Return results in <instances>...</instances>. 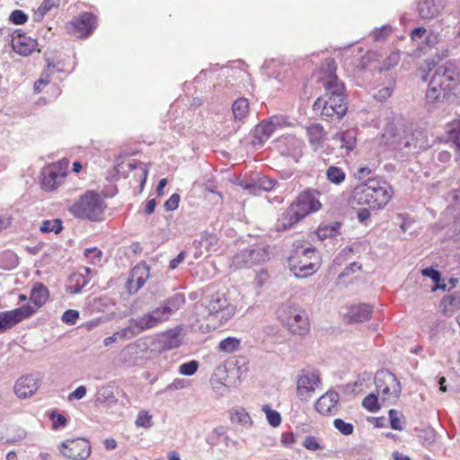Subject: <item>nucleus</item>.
Segmentation results:
<instances>
[{
    "instance_id": "1",
    "label": "nucleus",
    "mask_w": 460,
    "mask_h": 460,
    "mask_svg": "<svg viewBox=\"0 0 460 460\" xmlns=\"http://www.w3.org/2000/svg\"><path fill=\"white\" fill-rule=\"evenodd\" d=\"M451 96H460V75L452 63L439 66L429 82L426 93L429 104L442 103Z\"/></svg>"
},
{
    "instance_id": "2",
    "label": "nucleus",
    "mask_w": 460,
    "mask_h": 460,
    "mask_svg": "<svg viewBox=\"0 0 460 460\" xmlns=\"http://www.w3.org/2000/svg\"><path fill=\"white\" fill-rule=\"evenodd\" d=\"M392 194L393 190L387 182L377 179H368L355 187L352 198L358 205H366L370 208L378 209L388 203Z\"/></svg>"
},
{
    "instance_id": "3",
    "label": "nucleus",
    "mask_w": 460,
    "mask_h": 460,
    "mask_svg": "<svg viewBox=\"0 0 460 460\" xmlns=\"http://www.w3.org/2000/svg\"><path fill=\"white\" fill-rule=\"evenodd\" d=\"M105 202L101 195L93 190H88L75 201L68 211L75 217L98 222L103 219Z\"/></svg>"
},
{
    "instance_id": "4",
    "label": "nucleus",
    "mask_w": 460,
    "mask_h": 460,
    "mask_svg": "<svg viewBox=\"0 0 460 460\" xmlns=\"http://www.w3.org/2000/svg\"><path fill=\"white\" fill-rule=\"evenodd\" d=\"M201 307L204 318L214 317L220 323L228 321L235 314V306L228 301L226 294L220 292L204 298Z\"/></svg>"
},
{
    "instance_id": "5",
    "label": "nucleus",
    "mask_w": 460,
    "mask_h": 460,
    "mask_svg": "<svg viewBox=\"0 0 460 460\" xmlns=\"http://www.w3.org/2000/svg\"><path fill=\"white\" fill-rule=\"evenodd\" d=\"M376 388L383 403L394 404L402 392L401 383L396 376L387 370L376 373L375 377Z\"/></svg>"
},
{
    "instance_id": "6",
    "label": "nucleus",
    "mask_w": 460,
    "mask_h": 460,
    "mask_svg": "<svg viewBox=\"0 0 460 460\" xmlns=\"http://www.w3.org/2000/svg\"><path fill=\"white\" fill-rule=\"evenodd\" d=\"M315 111H321L322 117L326 119L340 120L348 110L346 96H323L314 103Z\"/></svg>"
},
{
    "instance_id": "7",
    "label": "nucleus",
    "mask_w": 460,
    "mask_h": 460,
    "mask_svg": "<svg viewBox=\"0 0 460 460\" xmlns=\"http://www.w3.org/2000/svg\"><path fill=\"white\" fill-rule=\"evenodd\" d=\"M319 267V257L314 247H307L301 251V255L296 260H290V270L298 279L307 278L313 275Z\"/></svg>"
},
{
    "instance_id": "8",
    "label": "nucleus",
    "mask_w": 460,
    "mask_h": 460,
    "mask_svg": "<svg viewBox=\"0 0 460 460\" xmlns=\"http://www.w3.org/2000/svg\"><path fill=\"white\" fill-rule=\"evenodd\" d=\"M322 384L320 372L314 368L299 371L296 378V394L301 401H307Z\"/></svg>"
},
{
    "instance_id": "9",
    "label": "nucleus",
    "mask_w": 460,
    "mask_h": 460,
    "mask_svg": "<svg viewBox=\"0 0 460 460\" xmlns=\"http://www.w3.org/2000/svg\"><path fill=\"white\" fill-rule=\"evenodd\" d=\"M269 247L257 245L242 250L233 258V264L235 268H250L269 260Z\"/></svg>"
},
{
    "instance_id": "10",
    "label": "nucleus",
    "mask_w": 460,
    "mask_h": 460,
    "mask_svg": "<svg viewBox=\"0 0 460 460\" xmlns=\"http://www.w3.org/2000/svg\"><path fill=\"white\" fill-rule=\"evenodd\" d=\"M58 449L64 457L70 460H85L91 455L90 442L83 438L62 441Z\"/></svg>"
},
{
    "instance_id": "11",
    "label": "nucleus",
    "mask_w": 460,
    "mask_h": 460,
    "mask_svg": "<svg viewBox=\"0 0 460 460\" xmlns=\"http://www.w3.org/2000/svg\"><path fill=\"white\" fill-rule=\"evenodd\" d=\"M67 161L49 165L42 171L41 185L46 190L58 188L66 176Z\"/></svg>"
},
{
    "instance_id": "12",
    "label": "nucleus",
    "mask_w": 460,
    "mask_h": 460,
    "mask_svg": "<svg viewBox=\"0 0 460 460\" xmlns=\"http://www.w3.org/2000/svg\"><path fill=\"white\" fill-rule=\"evenodd\" d=\"M35 312L34 307L25 305L13 310L0 313V332L13 327L22 320L31 316Z\"/></svg>"
},
{
    "instance_id": "13",
    "label": "nucleus",
    "mask_w": 460,
    "mask_h": 460,
    "mask_svg": "<svg viewBox=\"0 0 460 460\" xmlns=\"http://www.w3.org/2000/svg\"><path fill=\"white\" fill-rule=\"evenodd\" d=\"M318 195L319 192L316 190H306L298 195L292 205L305 217L308 214L318 211L321 208L322 204L318 200Z\"/></svg>"
},
{
    "instance_id": "14",
    "label": "nucleus",
    "mask_w": 460,
    "mask_h": 460,
    "mask_svg": "<svg viewBox=\"0 0 460 460\" xmlns=\"http://www.w3.org/2000/svg\"><path fill=\"white\" fill-rule=\"evenodd\" d=\"M335 70L333 63H329L325 68V75L322 77L324 96H346L344 84L338 79Z\"/></svg>"
},
{
    "instance_id": "15",
    "label": "nucleus",
    "mask_w": 460,
    "mask_h": 460,
    "mask_svg": "<svg viewBox=\"0 0 460 460\" xmlns=\"http://www.w3.org/2000/svg\"><path fill=\"white\" fill-rule=\"evenodd\" d=\"M149 270V267L145 261L139 262L131 270L126 284L128 293H137L145 285L150 276Z\"/></svg>"
},
{
    "instance_id": "16",
    "label": "nucleus",
    "mask_w": 460,
    "mask_h": 460,
    "mask_svg": "<svg viewBox=\"0 0 460 460\" xmlns=\"http://www.w3.org/2000/svg\"><path fill=\"white\" fill-rule=\"evenodd\" d=\"M340 394L330 390L315 402V410L322 415H334L339 411Z\"/></svg>"
},
{
    "instance_id": "17",
    "label": "nucleus",
    "mask_w": 460,
    "mask_h": 460,
    "mask_svg": "<svg viewBox=\"0 0 460 460\" xmlns=\"http://www.w3.org/2000/svg\"><path fill=\"white\" fill-rule=\"evenodd\" d=\"M169 319V314L161 305L153 311L148 312L140 317H137V322L136 323L138 325V327H140V329L146 331L156 327L158 324L164 323Z\"/></svg>"
},
{
    "instance_id": "18",
    "label": "nucleus",
    "mask_w": 460,
    "mask_h": 460,
    "mask_svg": "<svg viewBox=\"0 0 460 460\" xmlns=\"http://www.w3.org/2000/svg\"><path fill=\"white\" fill-rule=\"evenodd\" d=\"M37 40L28 37L25 33L17 30L13 33L12 36V47L13 49L22 55V56H29L31 54L37 47Z\"/></svg>"
},
{
    "instance_id": "19",
    "label": "nucleus",
    "mask_w": 460,
    "mask_h": 460,
    "mask_svg": "<svg viewBox=\"0 0 460 460\" xmlns=\"http://www.w3.org/2000/svg\"><path fill=\"white\" fill-rule=\"evenodd\" d=\"M39 388V381L32 375L21 376L13 386L14 394L21 399L32 396Z\"/></svg>"
},
{
    "instance_id": "20",
    "label": "nucleus",
    "mask_w": 460,
    "mask_h": 460,
    "mask_svg": "<svg viewBox=\"0 0 460 460\" xmlns=\"http://www.w3.org/2000/svg\"><path fill=\"white\" fill-rule=\"evenodd\" d=\"M93 270L84 267L81 271L75 272L69 277V285L66 287L67 292L70 294H78L86 287L91 279Z\"/></svg>"
},
{
    "instance_id": "21",
    "label": "nucleus",
    "mask_w": 460,
    "mask_h": 460,
    "mask_svg": "<svg viewBox=\"0 0 460 460\" xmlns=\"http://www.w3.org/2000/svg\"><path fill=\"white\" fill-rule=\"evenodd\" d=\"M445 7L443 0H423L419 4L418 11L423 20L438 17Z\"/></svg>"
},
{
    "instance_id": "22",
    "label": "nucleus",
    "mask_w": 460,
    "mask_h": 460,
    "mask_svg": "<svg viewBox=\"0 0 460 460\" xmlns=\"http://www.w3.org/2000/svg\"><path fill=\"white\" fill-rule=\"evenodd\" d=\"M286 326L292 334L305 335L309 332V322L305 310L301 309L300 313H296Z\"/></svg>"
},
{
    "instance_id": "23",
    "label": "nucleus",
    "mask_w": 460,
    "mask_h": 460,
    "mask_svg": "<svg viewBox=\"0 0 460 460\" xmlns=\"http://www.w3.org/2000/svg\"><path fill=\"white\" fill-rule=\"evenodd\" d=\"M304 217L299 211L292 204L283 212L277 223V230L284 231L291 228L295 224L302 220Z\"/></svg>"
},
{
    "instance_id": "24",
    "label": "nucleus",
    "mask_w": 460,
    "mask_h": 460,
    "mask_svg": "<svg viewBox=\"0 0 460 460\" xmlns=\"http://www.w3.org/2000/svg\"><path fill=\"white\" fill-rule=\"evenodd\" d=\"M182 330L181 326H176L162 333L160 342L163 345V349L170 350L180 347L182 341Z\"/></svg>"
},
{
    "instance_id": "25",
    "label": "nucleus",
    "mask_w": 460,
    "mask_h": 460,
    "mask_svg": "<svg viewBox=\"0 0 460 460\" xmlns=\"http://www.w3.org/2000/svg\"><path fill=\"white\" fill-rule=\"evenodd\" d=\"M95 16L90 13H84L75 19L71 24L76 30L78 37L88 36L95 26Z\"/></svg>"
},
{
    "instance_id": "26",
    "label": "nucleus",
    "mask_w": 460,
    "mask_h": 460,
    "mask_svg": "<svg viewBox=\"0 0 460 460\" xmlns=\"http://www.w3.org/2000/svg\"><path fill=\"white\" fill-rule=\"evenodd\" d=\"M306 132L309 138V143L314 150H317L323 146L326 139V132L321 124H311L307 128Z\"/></svg>"
},
{
    "instance_id": "27",
    "label": "nucleus",
    "mask_w": 460,
    "mask_h": 460,
    "mask_svg": "<svg viewBox=\"0 0 460 460\" xmlns=\"http://www.w3.org/2000/svg\"><path fill=\"white\" fill-rule=\"evenodd\" d=\"M373 313V308L367 304H358L351 305L349 311V317L351 322L361 323L367 321Z\"/></svg>"
},
{
    "instance_id": "28",
    "label": "nucleus",
    "mask_w": 460,
    "mask_h": 460,
    "mask_svg": "<svg viewBox=\"0 0 460 460\" xmlns=\"http://www.w3.org/2000/svg\"><path fill=\"white\" fill-rule=\"evenodd\" d=\"M444 314L451 316L460 307V293L455 292L443 297L440 303Z\"/></svg>"
},
{
    "instance_id": "29",
    "label": "nucleus",
    "mask_w": 460,
    "mask_h": 460,
    "mask_svg": "<svg viewBox=\"0 0 460 460\" xmlns=\"http://www.w3.org/2000/svg\"><path fill=\"white\" fill-rule=\"evenodd\" d=\"M275 128L276 126L272 121L262 122L257 125L253 131V136L257 142L254 141L253 143L262 144L273 134Z\"/></svg>"
},
{
    "instance_id": "30",
    "label": "nucleus",
    "mask_w": 460,
    "mask_h": 460,
    "mask_svg": "<svg viewBox=\"0 0 460 460\" xmlns=\"http://www.w3.org/2000/svg\"><path fill=\"white\" fill-rule=\"evenodd\" d=\"M185 301L184 294L176 293L171 297L167 298L162 306L171 317L175 312L183 306Z\"/></svg>"
},
{
    "instance_id": "31",
    "label": "nucleus",
    "mask_w": 460,
    "mask_h": 460,
    "mask_svg": "<svg viewBox=\"0 0 460 460\" xmlns=\"http://www.w3.org/2000/svg\"><path fill=\"white\" fill-rule=\"evenodd\" d=\"M333 140L341 143V147L346 150V153L352 151L356 145V135L353 130L337 133Z\"/></svg>"
},
{
    "instance_id": "32",
    "label": "nucleus",
    "mask_w": 460,
    "mask_h": 460,
    "mask_svg": "<svg viewBox=\"0 0 460 460\" xmlns=\"http://www.w3.org/2000/svg\"><path fill=\"white\" fill-rule=\"evenodd\" d=\"M48 296L49 291L47 288L42 284L38 283L31 291L30 300L37 306V308H40L45 304Z\"/></svg>"
},
{
    "instance_id": "33",
    "label": "nucleus",
    "mask_w": 460,
    "mask_h": 460,
    "mask_svg": "<svg viewBox=\"0 0 460 460\" xmlns=\"http://www.w3.org/2000/svg\"><path fill=\"white\" fill-rule=\"evenodd\" d=\"M300 310L301 308L294 303L288 302L278 309L277 314L280 321L286 325L290 322L292 316L296 315V313H300Z\"/></svg>"
},
{
    "instance_id": "34",
    "label": "nucleus",
    "mask_w": 460,
    "mask_h": 460,
    "mask_svg": "<svg viewBox=\"0 0 460 460\" xmlns=\"http://www.w3.org/2000/svg\"><path fill=\"white\" fill-rule=\"evenodd\" d=\"M137 318H130L128 320V325L119 332H115L117 338L120 340H128L131 339L137 335H138L140 332H144L143 329H140L138 325H137Z\"/></svg>"
},
{
    "instance_id": "35",
    "label": "nucleus",
    "mask_w": 460,
    "mask_h": 460,
    "mask_svg": "<svg viewBox=\"0 0 460 460\" xmlns=\"http://www.w3.org/2000/svg\"><path fill=\"white\" fill-rule=\"evenodd\" d=\"M95 397V402L99 404H111L117 401L112 387L109 385L99 388Z\"/></svg>"
},
{
    "instance_id": "36",
    "label": "nucleus",
    "mask_w": 460,
    "mask_h": 460,
    "mask_svg": "<svg viewBox=\"0 0 460 460\" xmlns=\"http://www.w3.org/2000/svg\"><path fill=\"white\" fill-rule=\"evenodd\" d=\"M233 114L235 120L243 119L249 112V102L246 98L237 99L232 107Z\"/></svg>"
},
{
    "instance_id": "37",
    "label": "nucleus",
    "mask_w": 460,
    "mask_h": 460,
    "mask_svg": "<svg viewBox=\"0 0 460 460\" xmlns=\"http://www.w3.org/2000/svg\"><path fill=\"white\" fill-rule=\"evenodd\" d=\"M59 4L60 0H44L40 7L34 12L33 20L35 22L41 21L48 12L54 7H58Z\"/></svg>"
},
{
    "instance_id": "38",
    "label": "nucleus",
    "mask_w": 460,
    "mask_h": 460,
    "mask_svg": "<svg viewBox=\"0 0 460 460\" xmlns=\"http://www.w3.org/2000/svg\"><path fill=\"white\" fill-rule=\"evenodd\" d=\"M341 227L340 223H334L332 225H323L320 226L316 231V234L319 239L324 240L329 237H334L339 234V229Z\"/></svg>"
},
{
    "instance_id": "39",
    "label": "nucleus",
    "mask_w": 460,
    "mask_h": 460,
    "mask_svg": "<svg viewBox=\"0 0 460 460\" xmlns=\"http://www.w3.org/2000/svg\"><path fill=\"white\" fill-rule=\"evenodd\" d=\"M326 178L330 182L340 185L345 181L346 173L341 168L332 165L327 169Z\"/></svg>"
},
{
    "instance_id": "40",
    "label": "nucleus",
    "mask_w": 460,
    "mask_h": 460,
    "mask_svg": "<svg viewBox=\"0 0 460 460\" xmlns=\"http://www.w3.org/2000/svg\"><path fill=\"white\" fill-rule=\"evenodd\" d=\"M449 139L455 145V147L460 152V118L454 119L447 125Z\"/></svg>"
},
{
    "instance_id": "41",
    "label": "nucleus",
    "mask_w": 460,
    "mask_h": 460,
    "mask_svg": "<svg viewBox=\"0 0 460 460\" xmlns=\"http://www.w3.org/2000/svg\"><path fill=\"white\" fill-rule=\"evenodd\" d=\"M231 421L243 426L252 424L251 417L243 408L234 409L231 411Z\"/></svg>"
},
{
    "instance_id": "42",
    "label": "nucleus",
    "mask_w": 460,
    "mask_h": 460,
    "mask_svg": "<svg viewBox=\"0 0 460 460\" xmlns=\"http://www.w3.org/2000/svg\"><path fill=\"white\" fill-rule=\"evenodd\" d=\"M240 340L228 337L222 340L218 344V349L226 353H232L240 347Z\"/></svg>"
},
{
    "instance_id": "43",
    "label": "nucleus",
    "mask_w": 460,
    "mask_h": 460,
    "mask_svg": "<svg viewBox=\"0 0 460 460\" xmlns=\"http://www.w3.org/2000/svg\"><path fill=\"white\" fill-rule=\"evenodd\" d=\"M362 406L371 412H376L380 409L378 397L374 394H369L362 401Z\"/></svg>"
},
{
    "instance_id": "44",
    "label": "nucleus",
    "mask_w": 460,
    "mask_h": 460,
    "mask_svg": "<svg viewBox=\"0 0 460 460\" xmlns=\"http://www.w3.org/2000/svg\"><path fill=\"white\" fill-rule=\"evenodd\" d=\"M62 230V223L59 219L55 220H45L42 222L40 231L43 233L54 232L58 234Z\"/></svg>"
},
{
    "instance_id": "45",
    "label": "nucleus",
    "mask_w": 460,
    "mask_h": 460,
    "mask_svg": "<svg viewBox=\"0 0 460 460\" xmlns=\"http://www.w3.org/2000/svg\"><path fill=\"white\" fill-rule=\"evenodd\" d=\"M276 184V181L268 177H261L255 181V193L258 190L270 191Z\"/></svg>"
},
{
    "instance_id": "46",
    "label": "nucleus",
    "mask_w": 460,
    "mask_h": 460,
    "mask_svg": "<svg viewBox=\"0 0 460 460\" xmlns=\"http://www.w3.org/2000/svg\"><path fill=\"white\" fill-rule=\"evenodd\" d=\"M49 419L53 421V423H52L53 429H59L61 428H64V427H66V425L67 423L66 418L64 415L58 413V411L57 410H53L49 413Z\"/></svg>"
},
{
    "instance_id": "47",
    "label": "nucleus",
    "mask_w": 460,
    "mask_h": 460,
    "mask_svg": "<svg viewBox=\"0 0 460 460\" xmlns=\"http://www.w3.org/2000/svg\"><path fill=\"white\" fill-rule=\"evenodd\" d=\"M262 410L265 411L268 422L272 427H278L281 422L280 414L274 410H271L269 405H264Z\"/></svg>"
},
{
    "instance_id": "48",
    "label": "nucleus",
    "mask_w": 460,
    "mask_h": 460,
    "mask_svg": "<svg viewBox=\"0 0 460 460\" xmlns=\"http://www.w3.org/2000/svg\"><path fill=\"white\" fill-rule=\"evenodd\" d=\"M199 368V362L197 360H190L183 363L179 367V373L183 376H192Z\"/></svg>"
},
{
    "instance_id": "49",
    "label": "nucleus",
    "mask_w": 460,
    "mask_h": 460,
    "mask_svg": "<svg viewBox=\"0 0 460 460\" xmlns=\"http://www.w3.org/2000/svg\"><path fill=\"white\" fill-rule=\"evenodd\" d=\"M400 52L399 51H394L390 53L388 57L383 61L382 66L380 67L381 70H389L393 68L394 66H396L400 61Z\"/></svg>"
},
{
    "instance_id": "50",
    "label": "nucleus",
    "mask_w": 460,
    "mask_h": 460,
    "mask_svg": "<svg viewBox=\"0 0 460 460\" xmlns=\"http://www.w3.org/2000/svg\"><path fill=\"white\" fill-rule=\"evenodd\" d=\"M303 447L310 451L323 449V447L319 443L318 438L314 436H306L303 441Z\"/></svg>"
},
{
    "instance_id": "51",
    "label": "nucleus",
    "mask_w": 460,
    "mask_h": 460,
    "mask_svg": "<svg viewBox=\"0 0 460 460\" xmlns=\"http://www.w3.org/2000/svg\"><path fill=\"white\" fill-rule=\"evenodd\" d=\"M333 425L343 435L348 436L353 433V425L351 423L345 422L341 419H335Z\"/></svg>"
},
{
    "instance_id": "52",
    "label": "nucleus",
    "mask_w": 460,
    "mask_h": 460,
    "mask_svg": "<svg viewBox=\"0 0 460 460\" xmlns=\"http://www.w3.org/2000/svg\"><path fill=\"white\" fill-rule=\"evenodd\" d=\"M152 424V416L146 411H140L136 420V425L137 427L150 428Z\"/></svg>"
},
{
    "instance_id": "53",
    "label": "nucleus",
    "mask_w": 460,
    "mask_h": 460,
    "mask_svg": "<svg viewBox=\"0 0 460 460\" xmlns=\"http://www.w3.org/2000/svg\"><path fill=\"white\" fill-rule=\"evenodd\" d=\"M400 412L397 410L391 409L389 411L390 425L393 429L402 430V426L400 420Z\"/></svg>"
},
{
    "instance_id": "54",
    "label": "nucleus",
    "mask_w": 460,
    "mask_h": 460,
    "mask_svg": "<svg viewBox=\"0 0 460 460\" xmlns=\"http://www.w3.org/2000/svg\"><path fill=\"white\" fill-rule=\"evenodd\" d=\"M78 318H79L78 311L73 310V309L66 310L61 317L63 323L70 324V325L75 324Z\"/></svg>"
},
{
    "instance_id": "55",
    "label": "nucleus",
    "mask_w": 460,
    "mask_h": 460,
    "mask_svg": "<svg viewBox=\"0 0 460 460\" xmlns=\"http://www.w3.org/2000/svg\"><path fill=\"white\" fill-rule=\"evenodd\" d=\"M84 255L90 260L93 264L101 261L102 252L97 248H88L84 250Z\"/></svg>"
},
{
    "instance_id": "56",
    "label": "nucleus",
    "mask_w": 460,
    "mask_h": 460,
    "mask_svg": "<svg viewBox=\"0 0 460 460\" xmlns=\"http://www.w3.org/2000/svg\"><path fill=\"white\" fill-rule=\"evenodd\" d=\"M190 385V382L183 378H176L166 387L167 391H177L184 389Z\"/></svg>"
},
{
    "instance_id": "57",
    "label": "nucleus",
    "mask_w": 460,
    "mask_h": 460,
    "mask_svg": "<svg viewBox=\"0 0 460 460\" xmlns=\"http://www.w3.org/2000/svg\"><path fill=\"white\" fill-rule=\"evenodd\" d=\"M10 21L14 24H23L27 22V15L21 10H14L10 14Z\"/></svg>"
},
{
    "instance_id": "58",
    "label": "nucleus",
    "mask_w": 460,
    "mask_h": 460,
    "mask_svg": "<svg viewBox=\"0 0 460 460\" xmlns=\"http://www.w3.org/2000/svg\"><path fill=\"white\" fill-rule=\"evenodd\" d=\"M421 273L423 276L430 278L434 284H438V282L441 280L440 272L431 267L423 269Z\"/></svg>"
},
{
    "instance_id": "59",
    "label": "nucleus",
    "mask_w": 460,
    "mask_h": 460,
    "mask_svg": "<svg viewBox=\"0 0 460 460\" xmlns=\"http://www.w3.org/2000/svg\"><path fill=\"white\" fill-rule=\"evenodd\" d=\"M180 195L177 193L172 194L164 203V207L167 210L172 211L179 206Z\"/></svg>"
},
{
    "instance_id": "60",
    "label": "nucleus",
    "mask_w": 460,
    "mask_h": 460,
    "mask_svg": "<svg viewBox=\"0 0 460 460\" xmlns=\"http://www.w3.org/2000/svg\"><path fill=\"white\" fill-rule=\"evenodd\" d=\"M86 394V388L84 385L78 386L75 391H73L68 395V401H72L74 399L80 400L84 398Z\"/></svg>"
},
{
    "instance_id": "61",
    "label": "nucleus",
    "mask_w": 460,
    "mask_h": 460,
    "mask_svg": "<svg viewBox=\"0 0 460 460\" xmlns=\"http://www.w3.org/2000/svg\"><path fill=\"white\" fill-rule=\"evenodd\" d=\"M356 270H361V265L354 261L344 269V270L339 275V278L349 276L350 274L354 273Z\"/></svg>"
},
{
    "instance_id": "62",
    "label": "nucleus",
    "mask_w": 460,
    "mask_h": 460,
    "mask_svg": "<svg viewBox=\"0 0 460 460\" xmlns=\"http://www.w3.org/2000/svg\"><path fill=\"white\" fill-rule=\"evenodd\" d=\"M439 41L438 33L430 32L425 39V43L428 47H433Z\"/></svg>"
},
{
    "instance_id": "63",
    "label": "nucleus",
    "mask_w": 460,
    "mask_h": 460,
    "mask_svg": "<svg viewBox=\"0 0 460 460\" xmlns=\"http://www.w3.org/2000/svg\"><path fill=\"white\" fill-rule=\"evenodd\" d=\"M426 32H427V31L423 27L415 28L411 33V40H418L421 39L422 37H424Z\"/></svg>"
},
{
    "instance_id": "64",
    "label": "nucleus",
    "mask_w": 460,
    "mask_h": 460,
    "mask_svg": "<svg viewBox=\"0 0 460 460\" xmlns=\"http://www.w3.org/2000/svg\"><path fill=\"white\" fill-rule=\"evenodd\" d=\"M185 258V252H181L176 258L172 259L171 261H170V269L171 270H175L178 265L184 260Z\"/></svg>"
}]
</instances>
